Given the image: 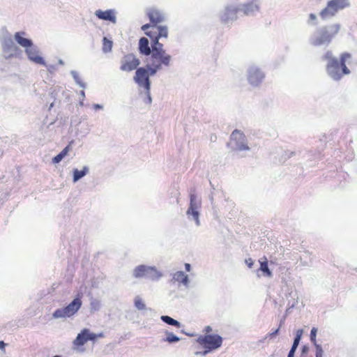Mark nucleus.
Returning <instances> with one entry per match:
<instances>
[{
  "label": "nucleus",
  "instance_id": "obj_1",
  "mask_svg": "<svg viewBox=\"0 0 357 357\" xmlns=\"http://www.w3.org/2000/svg\"><path fill=\"white\" fill-rule=\"evenodd\" d=\"M146 15L150 20L142 26V30L150 38L151 46L147 38L142 37L138 43L139 52L142 55L149 56L152 53V65L158 68L162 63L168 64L171 61L172 56L164 49L162 43L159 40L168 37V29L166 26L160 24L165 21V15L162 11L151 8L146 10Z\"/></svg>",
  "mask_w": 357,
  "mask_h": 357
},
{
  "label": "nucleus",
  "instance_id": "obj_2",
  "mask_svg": "<svg viewBox=\"0 0 357 357\" xmlns=\"http://www.w3.org/2000/svg\"><path fill=\"white\" fill-rule=\"evenodd\" d=\"M351 58V54L344 52L341 54L340 61L333 56L332 52L328 51L323 56V59L328 61L326 71L328 74L335 80H339L344 75L350 73L346 66V61Z\"/></svg>",
  "mask_w": 357,
  "mask_h": 357
},
{
  "label": "nucleus",
  "instance_id": "obj_3",
  "mask_svg": "<svg viewBox=\"0 0 357 357\" xmlns=\"http://www.w3.org/2000/svg\"><path fill=\"white\" fill-rule=\"evenodd\" d=\"M149 56H151L149 63L147 64V68H145L144 67H140L137 68L135 71L133 79L139 87L144 89L145 92L148 96L149 102L150 103L151 101V98L150 96L151 81L149 79V76L155 75L156 72L162 67V66H169L170 62L168 64L161 63L158 68L154 67L152 65V53H151Z\"/></svg>",
  "mask_w": 357,
  "mask_h": 357
},
{
  "label": "nucleus",
  "instance_id": "obj_4",
  "mask_svg": "<svg viewBox=\"0 0 357 357\" xmlns=\"http://www.w3.org/2000/svg\"><path fill=\"white\" fill-rule=\"evenodd\" d=\"M340 29L339 24H333L323 27L320 31L319 36L314 38L312 42L314 46H319L324 43H329Z\"/></svg>",
  "mask_w": 357,
  "mask_h": 357
},
{
  "label": "nucleus",
  "instance_id": "obj_5",
  "mask_svg": "<svg viewBox=\"0 0 357 357\" xmlns=\"http://www.w3.org/2000/svg\"><path fill=\"white\" fill-rule=\"evenodd\" d=\"M349 0H330L326 7L319 13L322 19L333 17L340 10L349 7Z\"/></svg>",
  "mask_w": 357,
  "mask_h": 357
},
{
  "label": "nucleus",
  "instance_id": "obj_6",
  "mask_svg": "<svg viewBox=\"0 0 357 357\" xmlns=\"http://www.w3.org/2000/svg\"><path fill=\"white\" fill-rule=\"evenodd\" d=\"M82 294L79 293L77 297L66 307L55 310L53 313V317L54 318H63L74 315L82 306Z\"/></svg>",
  "mask_w": 357,
  "mask_h": 357
},
{
  "label": "nucleus",
  "instance_id": "obj_7",
  "mask_svg": "<svg viewBox=\"0 0 357 357\" xmlns=\"http://www.w3.org/2000/svg\"><path fill=\"white\" fill-rule=\"evenodd\" d=\"M197 342L206 349L204 354L208 351L217 349L220 347L222 344V338L216 334H206L201 335L197 338Z\"/></svg>",
  "mask_w": 357,
  "mask_h": 357
},
{
  "label": "nucleus",
  "instance_id": "obj_8",
  "mask_svg": "<svg viewBox=\"0 0 357 357\" xmlns=\"http://www.w3.org/2000/svg\"><path fill=\"white\" fill-rule=\"evenodd\" d=\"M140 59L133 53L124 54L120 59V70L130 73L136 70L140 65Z\"/></svg>",
  "mask_w": 357,
  "mask_h": 357
},
{
  "label": "nucleus",
  "instance_id": "obj_9",
  "mask_svg": "<svg viewBox=\"0 0 357 357\" xmlns=\"http://www.w3.org/2000/svg\"><path fill=\"white\" fill-rule=\"evenodd\" d=\"M104 334L102 333L95 334L91 333L87 328L83 329L80 333H79L77 337L73 341V345L75 348L79 349L83 346L89 340L95 341L98 337H103Z\"/></svg>",
  "mask_w": 357,
  "mask_h": 357
},
{
  "label": "nucleus",
  "instance_id": "obj_10",
  "mask_svg": "<svg viewBox=\"0 0 357 357\" xmlns=\"http://www.w3.org/2000/svg\"><path fill=\"white\" fill-rule=\"evenodd\" d=\"M133 275L136 278H146L150 280H156L161 275L155 268L144 265L137 266Z\"/></svg>",
  "mask_w": 357,
  "mask_h": 357
},
{
  "label": "nucleus",
  "instance_id": "obj_11",
  "mask_svg": "<svg viewBox=\"0 0 357 357\" xmlns=\"http://www.w3.org/2000/svg\"><path fill=\"white\" fill-rule=\"evenodd\" d=\"M3 51L4 57L6 59L13 57H19L22 54L20 49L15 45L11 40L5 42L3 46Z\"/></svg>",
  "mask_w": 357,
  "mask_h": 357
},
{
  "label": "nucleus",
  "instance_id": "obj_12",
  "mask_svg": "<svg viewBox=\"0 0 357 357\" xmlns=\"http://www.w3.org/2000/svg\"><path fill=\"white\" fill-rule=\"evenodd\" d=\"M245 135L240 130H234L231 135V140L234 141L238 150H248L249 147L244 143Z\"/></svg>",
  "mask_w": 357,
  "mask_h": 357
},
{
  "label": "nucleus",
  "instance_id": "obj_13",
  "mask_svg": "<svg viewBox=\"0 0 357 357\" xmlns=\"http://www.w3.org/2000/svg\"><path fill=\"white\" fill-rule=\"evenodd\" d=\"M25 52L29 60L37 63V64H45L44 59L43 57L38 55V52L33 44L25 49Z\"/></svg>",
  "mask_w": 357,
  "mask_h": 357
},
{
  "label": "nucleus",
  "instance_id": "obj_14",
  "mask_svg": "<svg viewBox=\"0 0 357 357\" xmlns=\"http://www.w3.org/2000/svg\"><path fill=\"white\" fill-rule=\"evenodd\" d=\"M190 206L187 211V214L188 215H192L193 216L194 220L196 221L197 224H199V212L197 208L199 207V204L196 202V196L195 194H190Z\"/></svg>",
  "mask_w": 357,
  "mask_h": 357
},
{
  "label": "nucleus",
  "instance_id": "obj_15",
  "mask_svg": "<svg viewBox=\"0 0 357 357\" xmlns=\"http://www.w3.org/2000/svg\"><path fill=\"white\" fill-rule=\"evenodd\" d=\"M26 33L24 31H19L16 32L14 35V38L15 41L20 45L21 47L24 49H27L28 47H30L33 45L31 40L29 38H26L24 36Z\"/></svg>",
  "mask_w": 357,
  "mask_h": 357
},
{
  "label": "nucleus",
  "instance_id": "obj_16",
  "mask_svg": "<svg viewBox=\"0 0 357 357\" xmlns=\"http://www.w3.org/2000/svg\"><path fill=\"white\" fill-rule=\"evenodd\" d=\"M238 9L232 7L227 8L221 15V21L224 23L228 22L229 20H236Z\"/></svg>",
  "mask_w": 357,
  "mask_h": 357
},
{
  "label": "nucleus",
  "instance_id": "obj_17",
  "mask_svg": "<svg viewBox=\"0 0 357 357\" xmlns=\"http://www.w3.org/2000/svg\"><path fill=\"white\" fill-rule=\"evenodd\" d=\"M95 14L100 20H108L113 23L116 22V16L112 10H98L96 11Z\"/></svg>",
  "mask_w": 357,
  "mask_h": 357
},
{
  "label": "nucleus",
  "instance_id": "obj_18",
  "mask_svg": "<svg viewBox=\"0 0 357 357\" xmlns=\"http://www.w3.org/2000/svg\"><path fill=\"white\" fill-rule=\"evenodd\" d=\"M263 77V74L257 69L251 70L248 75L249 82L253 85L258 84L262 80Z\"/></svg>",
  "mask_w": 357,
  "mask_h": 357
},
{
  "label": "nucleus",
  "instance_id": "obj_19",
  "mask_svg": "<svg viewBox=\"0 0 357 357\" xmlns=\"http://www.w3.org/2000/svg\"><path fill=\"white\" fill-rule=\"evenodd\" d=\"M259 8V6L256 2L251 1L243 6L242 11L245 15H250L258 11Z\"/></svg>",
  "mask_w": 357,
  "mask_h": 357
},
{
  "label": "nucleus",
  "instance_id": "obj_20",
  "mask_svg": "<svg viewBox=\"0 0 357 357\" xmlns=\"http://www.w3.org/2000/svg\"><path fill=\"white\" fill-rule=\"evenodd\" d=\"M173 280L175 282L182 283L184 285H188L189 282L188 275H185L183 271L176 272L173 275Z\"/></svg>",
  "mask_w": 357,
  "mask_h": 357
},
{
  "label": "nucleus",
  "instance_id": "obj_21",
  "mask_svg": "<svg viewBox=\"0 0 357 357\" xmlns=\"http://www.w3.org/2000/svg\"><path fill=\"white\" fill-rule=\"evenodd\" d=\"M260 263V271H261L264 273V275L268 277H271L272 275V273L271 271L268 268V260L266 257H264L259 260Z\"/></svg>",
  "mask_w": 357,
  "mask_h": 357
},
{
  "label": "nucleus",
  "instance_id": "obj_22",
  "mask_svg": "<svg viewBox=\"0 0 357 357\" xmlns=\"http://www.w3.org/2000/svg\"><path fill=\"white\" fill-rule=\"evenodd\" d=\"M70 149V144H68L63 149L61 153L52 158V162L59 163L68 154Z\"/></svg>",
  "mask_w": 357,
  "mask_h": 357
},
{
  "label": "nucleus",
  "instance_id": "obj_23",
  "mask_svg": "<svg viewBox=\"0 0 357 357\" xmlns=\"http://www.w3.org/2000/svg\"><path fill=\"white\" fill-rule=\"evenodd\" d=\"M88 172V168L84 167L82 170H78L77 169H74L73 171V181L76 182L83 176H84Z\"/></svg>",
  "mask_w": 357,
  "mask_h": 357
},
{
  "label": "nucleus",
  "instance_id": "obj_24",
  "mask_svg": "<svg viewBox=\"0 0 357 357\" xmlns=\"http://www.w3.org/2000/svg\"><path fill=\"white\" fill-rule=\"evenodd\" d=\"M160 319L165 323H166V324H167L169 325H171V326H174L176 327L177 328H179L181 326L180 322H178L176 319H174L173 318H172V317H170L169 316L162 315Z\"/></svg>",
  "mask_w": 357,
  "mask_h": 357
},
{
  "label": "nucleus",
  "instance_id": "obj_25",
  "mask_svg": "<svg viewBox=\"0 0 357 357\" xmlns=\"http://www.w3.org/2000/svg\"><path fill=\"white\" fill-rule=\"evenodd\" d=\"M112 46L113 42L104 37L102 40V51L105 53L109 52L112 51Z\"/></svg>",
  "mask_w": 357,
  "mask_h": 357
},
{
  "label": "nucleus",
  "instance_id": "obj_26",
  "mask_svg": "<svg viewBox=\"0 0 357 357\" xmlns=\"http://www.w3.org/2000/svg\"><path fill=\"white\" fill-rule=\"evenodd\" d=\"M302 334H303V330L302 329H298L296 331V337L294 338V343H293V345L291 347V349L296 350L297 347H298V344L300 342Z\"/></svg>",
  "mask_w": 357,
  "mask_h": 357
},
{
  "label": "nucleus",
  "instance_id": "obj_27",
  "mask_svg": "<svg viewBox=\"0 0 357 357\" xmlns=\"http://www.w3.org/2000/svg\"><path fill=\"white\" fill-rule=\"evenodd\" d=\"M166 334H167V337L164 340L165 342H167L169 343H172V342H178L180 340L178 337H177L172 333L169 332V333H166Z\"/></svg>",
  "mask_w": 357,
  "mask_h": 357
},
{
  "label": "nucleus",
  "instance_id": "obj_28",
  "mask_svg": "<svg viewBox=\"0 0 357 357\" xmlns=\"http://www.w3.org/2000/svg\"><path fill=\"white\" fill-rule=\"evenodd\" d=\"M135 306L139 310H144L146 307L142 299L138 296L135 299Z\"/></svg>",
  "mask_w": 357,
  "mask_h": 357
},
{
  "label": "nucleus",
  "instance_id": "obj_29",
  "mask_svg": "<svg viewBox=\"0 0 357 357\" xmlns=\"http://www.w3.org/2000/svg\"><path fill=\"white\" fill-rule=\"evenodd\" d=\"M317 332V329L316 328H312L311 330V332H310V340L314 344L315 347H316V345H319L317 343V340H316Z\"/></svg>",
  "mask_w": 357,
  "mask_h": 357
},
{
  "label": "nucleus",
  "instance_id": "obj_30",
  "mask_svg": "<svg viewBox=\"0 0 357 357\" xmlns=\"http://www.w3.org/2000/svg\"><path fill=\"white\" fill-rule=\"evenodd\" d=\"M323 349L320 345H316V357H323Z\"/></svg>",
  "mask_w": 357,
  "mask_h": 357
},
{
  "label": "nucleus",
  "instance_id": "obj_31",
  "mask_svg": "<svg viewBox=\"0 0 357 357\" xmlns=\"http://www.w3.org/2000/svg\"><path fill=\"white\" fill-rule=\"evenodd\" d=\"M245 263L247 264L249 268H252L254 264V261L251 258L246 259Z\"/></svg>",
  "mask_w": 357,
  "mask_h": 357
},
{
  "label": "nucleus",
  "instance_id": "obj_32",
  "mask_svg": "<svg viewBox=\"0 0 357 357\" xmlns=\"http://www.w3.org/2000/svg\"><path fill=\"white\" fill-rule=\"evenodd\" d=\"M279 330H280V328H277L275 331H274L273 332L269 334V336L270 337H273L275 336V335H277L279 332Z\"/></svg>",
  "mask_w": 357,
  "mask_h": 357
},
{
  "label": "nucleus",
  "instance_id": "obj_33",
  "mask_svg": "<svg viewBox=\"0 0 357 357\" xmlns=\"http://www.w3.org/2000/svg\"><path fill=\"white\" fill-rule=\"evenodd\" d=\"M295 351L296 349H291L289 352L288 357H294Z\"/></svg>",
  "mask_w": 357,
  "mask_h": 357
},
{
  "label": "nucleus",
  "instance_id": "obj_34",
  "mask_svg": "<svg viewBox=\"0 0 357 357\" xmlns=\"http://www.w3.org/2000/svg\"><path fill=\"white\" fill-rule=\"evenodd\" d=\"M212 331V328L211 326H206L205 328H204V332L206 333V334L210 333Z\"/></svg>",
  "mask_w": 357,
  "mask_h": 357
},
{
  "label": "nucleus",
  "instance_id": "obj_35",
  "mask_svg": "<svg viewBox=\"0 0 357 357\" xmlns=\"http://www.w3.org/2000/svg\"><path fill=\"white\" fill-rule=\"evenodd\" d=\"M185 268L186 271L189 272L190 271V268H191L190 264L188 263L185 264Z\"/></svg>",
  "mask_w": 357,
  "mask_h": 357
},
{
  "label": "nucleus",
  "instance_id": "obj_36",
  "mask_svg": "<svg viewBox=\"0 0 357 357\" xmlns=\"http://www.w3.org/2000/svg\"><path fill=\"white\" fill-rule=\"evenodd\" d=\"M6 344L3 341H0V349H4Z\"/></svg>",
  "mask_w": 357,
  "mask_h": 357
},
{
  "label": "nucleus",
  "instance_id": "obj_37",
  "mask_svg": "<svg viewBox=\"0 0 357 357\" xmlns=\"http://www.w3.org/2000/svg\"><path fill=\"white\" fill-rule=\"evenodd\" d=\"M309 17L311 20H314L316 19V15L313 13H311L310 15H309Z\"/></svg>",
  "mask_w": 357,
  "mask_h": 357
},
{
  "label": "nucleus",
  "instance_id": "obj_38",
  "mask_svg": "<svg viewBox=\"0 0 357 357\" xmlns=\"http://www.w3.org/2000/svg\"><path fill=\"white\" fill-rule=\"evenodd\" d=\"M306 349H307V348H306L305 347H303V351H306Z\"/></svg>",
  "mask_w": 357,
  "mask_h": 357
}]
</instances>
